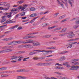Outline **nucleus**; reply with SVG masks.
<instances>
[{
    "label": "nucleus",
    "instance_id": "f257e3e1",
    "mask_svg": "<svg viewBox=\"0 0 79 79\" xmlns=\"http://www.w3.org/2000/svg\"><path fill=\"white\" fill-rule=\"evenodd\" d=\"M79 69V66L77 65H73L72 66H71L70 67V68L69 69L70 70H71V71H75L76 70H77L78 69Z\"/></svg>",
    "mask_w": 79,
    "mask_h": 79
},
{
    "label": "nucleus",
    "instance_id": "f03ea898",
    "mask_svg": "<svg viewBox=\"0 0 79 79\" xmlns=\"http://www.w3.org/2000/svg\"><path fill=\"white\" fill-rule=\"evenodd\" d=\"M74 20H76L75 21V24H79V18L77 17L75 18L71 19L70 21H74Z\"/></svg>",
    "mask_w": 79,
    "mask_h": 79
},
{
    "label": "nucleus",
    "instance_id": "7ed1b4c3",
    "mask_svg": "<svg viewBox=\"0 0 79 79\" xmlns=\"http://www.w3.org/2000/svg\"><path fill=\"white\" fill-rule=\"evenodd\" d=\"M21 9H23V6H20L18 7L16 9L11 10V11H17L18 10H21Z\"/></svg>",
    "mask_w": 79,
    "mask_h": 79
},
{
    "label": "nucleus",
    "instance_id": "20e7f679",
    "mask_svg": "<svg viewBox=\"0 0 79 79\" xmlns=\"http://www.w3.org/2000/svg\"><path fill=\"white\" fill-rule=\"evenodd\" d=\"M40 64H41L43 66H48V65H50L52 64V62L39 63L38 64V65H40Z\"/></svg>",
    "mask_w": 79,
    "mask_h": 79
},
{
    "label": "nucleus",
    "instance_id": "39448f33",
    "mask_svg": "<svg viewBox=\"0 0 79 79\" xmlns=\"http://www.w3.org/2000/svg\"><path fill=\"white\" fill-rule=\"evenodd\" d=\"M18 56L15 55L11 56L10 60H16L18 58Z\"/></svg>",
    "mask_w": 79,
    "mask_h": 79
},
{
    "label": "nucleus",
    "instance_id": "423d86ee",
    "mask_svg": "<svg viewBox=\"0 0 79 79\" xmlns=\"http://www.w3.org/2000/svg\"><path fill=\"white\" fill-rule=\"evenodd\" d=\"M69 35H68L67 36V37L69 38H71V39H72V38H73V33L70 32L69 33Z\"/></svg>",
    "mask_w": 79,
    "mask_h": 79
},
{
    "label": "nucleus",
    "instance_id": "0eeeda50",
    "mask_svg": "<svg viewBox=\"0 0 79 79\" xmlns=\"http://www.w3.org/2000/svg\"><path fill=\"white\" fill-rule=\"evenodd\" d=\"M65 60V57L64 56H62L61 58L58 59L59 61H63Z\"/></svg>",
    "mask_w": 79,
    "mask_h": 79
},
{
    "label": "nucleus",
    "instance_id": "6e6552de",
    "mask_svg": "<svg viewBox=\"0 0 79 79\" xmlns=\"http://www.w3.org/2000/svg\"><path fill=\"white\" fill-rule=\"evenodd\" d=\"M49 26V24L48 23H43L42 24V27H46V26Z\"/></svg>",
    "mask_w": 79,
    "mask_h": 79
},
{
    "label": "nucleus",
    "instance_id": "1a4fd4ad",
    "mask_svg": "<svg viewBox=\"0 0 79 79\" xmlns=\"http://www.w3.org/2000/svg\"><path fill=\"white\" fill-rule=\"evenodd\" d=\"M72 45H70L69 46H68L67 47V48H69V47H70V48H71L72 47H73V45H74V44H77V42H72Z\"/></svg>",
    "mask_w": 79,
    "mask_h": 79
},
{
    "label": "nucleus",
    "instance_id": "9d476101",
    "mask_svg": "<svg viewBox=\"0 0 79 79\" xmlns=\"http://www.w3.org/2000/svg\"><path fill=\"white\" fill-rule=\"evenodd\" d=\"M5 53H9V52H11L13 51L12 49H7L5 50Z\"/></svg>",
    "mask_w": 79,
    "mask_h": 79
},
{
    "label": "nucleus",
    "instance_id": "9b49d317",
    "mask_svg": "<svg viewBox=\"0 0 79 79\" xmlns=\"http://www.w3.org/2000/svg\"><path fill=\"white\" fill-rule=\"evenodd\" d=\"M26 70L25 69H21L17 70V72H26Z\"/></svg>",
    "mask_w": 79,
    "mask_h": 79
},
{
    "label": "nucleus",
    "instance_id": "f8f14e48",
    "mask_svg": "<svg viewBox=\"0 0 79 79\" xmlns=\"http://www.w3.org/2000/svg\"><path fill=\"white\" fill-rule=\"evenodd\" d=\"M14 23V22L13 21H10L9 20H7L6 22H5L4 23V24H10V23Z\"/></svg>",
    "mask_w": 79,
    "mask_h": 79
},
{
    "label": "nucleus",
    "instance_id": "ddd939ff",
    "mask_svg": "<svg viewBox=\"0 0 79 79\" xmlns=\"http://www.w3.org/2000/svg\"><path fill=\"white\" fill-rule=\"evenodd\" d=\"M55 69H64V68L63 67L60 66H56L55 67Z\"/></svg>",
    "mask_w": 79,
    "mask_h": 79
},
{
    "label": "nucleus",
    "instance_id": "4468645a",
    "mask_svg": "<svg viewBox=\"0 0 79 79\" xmlns=\"http://www.w3.org/2000/svg\"><path fill=\"white\" fill-rule=\"evenodd\" d=\"M27 5H24L22 6V9L21 10V11H23L24 10H25V9L26 8V7H27Z\"/></svg>",
    "mask_w": 79,
    "mask_h": 79
},
{
    "label": "nucleus",
    "instance_id": "2eb2a0df",
    "mask_svg": "<svg viewBox=\"0 0 79 79\" xmlns=\"http://www.w3.org/2000/svg\"><path fill=\"white\" fill-rule=\"evenodd\" d=\"M39 17H35V18H34L33 19L31 20V21L30 22V23H33V22H34V21H35V19H37V18H39Z\"/></svg>",
    "mask_w": 79,
    "mask_h": 79
},
{
    "label": "nucleus",
    "instance_id": "dca6fc26",
    "mask_svg": "<svg viewBox=\"0 0 79 79\" xmlns=\"http://www.w3.org/2000/svg\"><path fill=\"white\" fill-rule=\"evenodd\" d=\"M58 27L56 25H55L54 26H53L51 27H48V29H53V28H55V27Z\"/></svg>",
    "mask_w": 79,
    "mask_h": 79
},
{
    "label": "nucleus",
    "instance_id": "f3484780",
    "mask_svg": "<svg viewBox=\"0 0 79 79\" xmlns=\"http://www.w3.org/2000/svg\"><path fill=\"white\" fill-rule=\"evenodd\" d=\"M33 45L34 46H38L40 45V44L39 42H36L35 43H33Z\"/></svg>",
    "mask_w": 79,
    "mask_h": 79
},
{
    "label": "nucleus",
    "instance_id": "a211bd4d",
    "mask_svg": "<svg viewBox=\"0 0 79 79\" xmlns=\"http://www.w3.org/2000/svg\"><path fill=\"white\" fill-rule=\"evenodd\" d=\"M56 77H57V78H58V79H64V77H63L60 75L57 76Z\"/></svg>",
    "mask_w": 79,
    "mask_h": 79
},
{
    "label": "nucleus",
    "instance_id": "6ab92c4d",
    "mask_svg": "<svg viewBox=\"0 0 79 79\" xmlns=\"http://www.w3.org/2000/svg\"><path fill=\"white\" fill-rule=\"evenodd\" d=\"M18 79H26V77L22 76H18L17 77Z\"/></svg>",
    "mask_w": 79,
    "mask_h": 79
},
{
    "label": "nucleus",
    "instance_id": "aec40b11",
    "mask_svg": "<svg viewBox=\"0 0 79 79\" xmlns=\"http://www.w3.org/2000/svg\"><path fill=\"white\" fill-rule=\"evenodd\" d=\"M37 14L36 13H34V14H32L31 15H30V16L31 17H35L36 16H37Z\"/></svg>",
    "mask_w": 79,
    "mask_h": 79
},
{
    "label": "nucleus",
    "instance_id": "412c9836",
    "mask_svg": "<svg viewBox=\"0 0 79 79\" xmlns=\"http://www.w3.org/2000/svg\"><path fill=\"white\" fill-rule=\"evenodd\" d=\"M36 53H37L36 52H34V51L33 52H30L29 53V55H34L35 54H36Z\"/></svg>",
    "mask_w": 79,
    "mask_h": 79
},
{
    "label": "nucleus",
    "instance_id": "4be33fe9",
    "mask_svg": "<svg viewBox=\"0 0 79 79\" xmlns=\"http://www.w3.org/2000/svg\"><path fill=\"white\" fill-rule=\"evenodd\" d=\"M26 42H34V40H31V39H28L26 41Z\"/></svg>",
    "mask_w": 79,
    "mask_h": 79
},
{
    "label": "nucleus",
    "instance_id": "5701e85b",
    "mask_svg": "<svg viewBox=\"0 0 79 79\" xmlns=\"http://www.w3.org/2000/svg\"><path fill=\"white\" fill-rule=\"evenodd\" d=\"M7 69L6 67H2L0 68V71H3V70H6Z\"/></svg>",
    "mask_w": 79,
    "mask_h": 79
},
{
    "label": "nucleus",
    "instance_id": "b1692460",
    "mask_svg": "<svg viewBox=\"0 0 79 79\" xmlns=\"http://www.w3.org/2000/svg\"><path fill=\"white\" fill-rule=\"evenodd\" d=\"M79 61V59H73L71 60V61Z\"/></svg>",
    "mask_w": 79,
    "mask_h": 79
},
{
    "label": "nucleus",
    "instance_id": "393cba45",
    "mask_svg": "<svg viewBox=\"0 0 79 79\" xmlns=\"http://www.w3.org/2000/svg\"><path fill=\"white\" fill-rule=\"evenodd\" d=\"M34 47H33V46L31 45L30 44L28 45V48H33Z\"/></svg>",
    "mask_w": 79,
    "mask_h": 79
},
{
    "label": "nucleus",
    "instance_id": "a878e982",
    "mask_svg": "<svg viewBox=\"0 0 79 79\" xmlns=\"http://www.w3.org/2000/svg\"><path fill=\"white\" fill-rule=\"evenodd\" d=\"M42 51H43V52H43V55H46L48 53V52H48V51L42 50Z\"/></svg>",
    "mask_w": 79,
    "mask_h": 79
},
{
    "label": "nucleus",
    "instance_id": "bb28decb",
    "mask_svg": "<svg viewBox=\"0 0 79 79\" xmlns=\"http://www.w3.org/2000/svg\"><path fill=\"white\" fill-rule=\"evenodd\" d=\"M35 37V36L31 35V36H28V39L30 38V39H34Z\"/></svg>",
    "mask_w": 79,
    "mask_h": 79
},
{
    "label": "nucleus",
    "instance_id": "cd10ccee",
    "mask_svg": "<svg viewBox=\"0 0 79 79\" xmlns=\"http://www.w3.org/2000/svg\"><path fill=\"white\" fill-rule=\"evenodd\" d=\"M12 45H18V44L17 43V41H13Z\"/></svg>",
    "mask_w": 79,
    "mask_h": 79
},
{
    "label": "nucleus",
    "instance_id": "c85d7f7f",
    "mask_svg": "<svg viewBox=\"0 0 79 79\" xmlns=\"http://www.w3.org/2000/svg\"><path fill=\"white\" fill-rule=\"evenodd\" d=\"M59 15V13H57L55 14L54 15V18H56L57 17V16Z\"/></svg>",
    "mask_w": 79,
    "mask_h": 79
},
{
    "label": "nucleus",
    "instance_id": "c756f323",
    "mask_svg": "<svg viewBox=\"0 0 79 79\" xmlns=\"http://www.w3.org/2000/svg\"><path fill=\"white\" fill-rule=\"evenodd\" d=\"M6 21V19H2L1 21V23H3V22H5V21Z\"/></svg>",
    "mask_w": 79,
    "mask_h": 79
},
{
    "label": "nucleus",
    "instance_id": "7c9ffc66",
    "mask_svg": "<svg viewBox=\"0 0 79 79\" xmlns=\"http://www.w3.org/2000/svg\"><path fill=\"white\" fill-rule=\"evenodd\" d=\"M61 29V27H57L55 29V31H58V30H60V29Z\"/></svg>",
    "mask_w": 79,
    "mask_h": 79
},
{
    "label": "nucleus",
    "instance_id": "2f4dec72",
    "mask_svg": "<svg viewBox=\"0 0 79 79\" xmlns=\"http://www.w3.org/2000/svg\"><path fill=\"white\" fill-rule=\"evenodd\" d=\"M66 31V28H65L64 29H63L62 30V31H60V32H65Z\"/></svg>",
    "mask_w": 79,
    "mask_h": 79
},
{
    "label": "nucleus",
    "instance_id": "473e14b6",
    "mask_svg": "<svg viewBox=\"0 0 79 79\" xmlns=\"http://www.w3.org/2000/svg\"><path fill=\"white\" fill-rule=\"evenodd\" d=\"M30 43H31L30 42H23L22 41V44H30Z\"/></svg>",
    "mask_w": 79,
    "mask_h": 79
},
{
    "label": "nucleus",
    "instance_id": "72a5a7b5",
    "mask_svg": "<svg viewBox=\"0 0 79 79\" xmlns=\"http://www.w3.org/2000/svg\"><path fill=\"white\" fill-rule=\"evenodd\" d=\"M34 52H43V51H41L40 50H34Z\"/></svg>",
    "mask_w": 79,
    "mask_h": 79
},
{
    "label": "nucleus",
    "instance_id": "f704fd0d",
    "mask_svg": "<svg viewBox=\"0 0 79 79\" xmlns=\"http://www.w3.org/2000/svg\"><path fill=\"white\" fill-rule=\"evenodd\" d=\"M20 15H21L22 16H24V15H25V12H23L20 14Z\"/></svg>",
    "mask_w": 79,
    "mask_h": 79
},
{
    "label": "nucleus",
    "instance_id": "c9c22d12",
    "mask_svg": "<svg viewBox=\"0 0 79 79\" xmlns=\"http://www.w3.org/2000/svg\"><path fill=\"white\" fill-rule=\"evenodd\" d=\"M30 11H35V8L34 7L31 8L30 9Z\"/></svg>",
    "mask_w": 79,
    "mask_h": 79
},
{
    "label": "nucleus",
    "instance_id": "e433bc0d",
    "mask_svg": "<svg viewBox=\"0 0 79 79\" xmlns=\"http://www.w3.org/2000/svg\"><path fill=\"white\" fill-rule=\"evenodd\" d=\"M79 27V25H74L73 26V27L74 28V29H77V27Z\"/></svg>",
    "mask_w": 79,
    "mask_h": 79
},
{
    "label": "nucleus",
    "instance_id": "4c0bfd02",
    "mask_svg": "<svg viewBox=\"0 0 79 79\" xmlns=\"http://www.w3.org/2000/svg\"><path fill=\"white\" fill-rule=\"evenodd\" d=\"M66 34H67V33L61 34L59 35V36L60 37H62L63 36H64V35H66Z\"/></svg>",
    "mask_w": 79,
    "mask_h": 79
},
{
    "label": "nucleus",
    "instance_id": "58836bf2",
    "mask_svg": "<svg viewBox=\"0 0 79 79\" xmlns=\"http://www.w3.org/2000/svg\"><path fill=\"white\" fill-rule=\"evenodd\" d=\"M27 59H29V57L25 58L23 59V61H27V60H27Z\"/></svg>",
    "mask_w": 79,
    "mask_h": 79
},
{
    "label": "nucleus",
    "instance_id": "ea45409f",
    "mask_svg": "<svg viewBox=\"0 0 79 79\" xmlns=\"http://www.w3.org/2000/svg\"><path fill=\"white\" fill-rule=\"evenodd\" d=\"M55 73H56V74H59V75H61V76H62V75H63V74H62V73L59 72H55Z\"/></svg>",
    "mask_w": 79,
    "mask_h": 79
},
{
    "label": "nucleus",
    "instance_id": "a19ab883",
    "mask_svg": "<svg viewBox=\"0 0 79 79\" xmlns=\"http://www.w3.org/2000/svg\"><path fill=\"white\" fill-rule=\"evenodd\" d=\"M68 53V51H63V52H62L61 54H65V53Z\"/></svg>",
    "mask_w": 79,
    "mask_h": 79
},
{
    "label": "nucleus",
    "instance_id": "79ce46f5",
    "mask_svg": "<svg viewBox=\"0 0 79 79\" xmlns=\"http://www.w3.org/2000/svg\"><path fill=\"white\" fill-rule=\"evenodd\" d=\"M23 39H29V36H26L23 37Z\"/></svg>",
    "mask_w": 79,
    "mask_h": 79
},
{
    "label": "nucleus",
    "instance_id": "37998d69",
    "mask_svg": "<svg viewBox=\"0 0 79 79\" xmlns=\"http://www.w3.org/2000/svg\"><path fill=\"white\" fill-rule=\"evenodd\" d=\"M23 47H25V48H28V45H23Z\"/></svg>",
    "mask_w": 79,
    "mask_h": 79
},
{
    "label": "nucleus",
    "instance_id": "c03bdc74",
    "mask_svg": "<svg viewBox=\"0 0 79 79\" xmlns=\"http://www.w3.org/2000/svg\"><path fill=\"white\" fill-rule=\"evenodd\" d=\"M65 15H63L62 16H61L59 17V19H62V18H65Z\"/></svg>",
    "mask_w": 79,
    "mask_h": 79
},
{
    "label": "nucleus",
    "instance_id": "a18cd8bd",
    "mask_svg": "<svg viewBox=\"0 0 79 79\" xmlns=\"http://www.w3.org/2000/svg\"><path fill=\"white\" fill-rule=\"evenodd\" d=\"M8 46H5V47H3L2 48V49L4 50L5 49H8Z\"/></svg>",
    "mask_w": 79,
    "mask_h": 79
},
{
    "label": "nucleus",
    "instance_id": "49530a36",
    "mask_svg": "<svg viewBox=\"0 0 79 79\" xmlns=\"http://www.w3.org/2000/svg\"><path fill=\"white\" fill-rule=\"evenodd\" d=\"M5 53V50H2L0 51V53Z\"/></svg>",
    "mask_w": 79,
    "mask_h": 79
},
{
    "label": "nucleus",
    "instance_id": "de8ad7c7",
    "mask_svg": "<svg viewBox=\"0 0 79 79\" xmlns=\"http://www.w3.org/2000/svg\"><path fill=\"white\" fill-rule=\"evenodd\" d=\"M69 4H70L71 6L72 7H73V3H72L71 2V1H70V0H69Z\"/></svg>",
    "mask_w": 79,
    "mask_h": 79
},
{
    "label": "nucleus",
    "instance_id": "09e8293b",
    "mask_svg": "<svg viewBox=\"0 0 79 79\" xmlns=\"http://www.w3.org/2000/svg\"><path fill=\"white\" fill-rule=\"evenodd\" d=\"M37 32H32V33H30V35H34V34H37Z\"/></svg>",
    "mask_w": 79,
    "mask_h": 79
},
{
    "label": "nucleus",
    "instance_id": "8fccbe9b",
    "mask_svg": "<svg viewBox=\"0 0 79 79\" xmlns=\"http://www.w3.org/2000/svg\"><path fill=\"white\" fill-rule=\"evenodd\" d=\"M5 4V3L4 2H2L0 3V6H2V5H4Z\"/></svg>",
    "mask_w": 79,
    "mask_h": 79
},
{
    "label": "nucleus",
    "instance_id": "3c124183",
    "mask_svg": "<svg viewBox=\"0 0 79 79\" xmlns=\"http://www.w3.org/2000/svg\"><path fill=\"white\" fill-rule=\"evenodd\" d=\"M17 44H21L22 43V41H17Z\"/></svg>",
    "mask_w": 79,
    "mask_h": 79
},
{
    "label": "nucleus",
    "instance_id": "603ef678",
    "mask_svg": "<svg viewBox=\"0 0 79 79\" xmlns=\"http://www.w3.org/2000/svg\"><path fill=\"white\" fill-rule=\"evenodd\" d=\"M67 21V19H64V20H63L61 21V23H63V22H65V21Z\"/></svg>",
    "mask_w": 79,
    "mask_h": 79
},
{
    "label": "nucleus",
    "instance_id": "864d4df0",
    "mask_svg": "<svg viewBox=\"0 0 79 79\" xmlns=\"http://www.w3.org/2000/svg\"><path fill=\"white\" fill-rule=\"evenodd\" d=\"M22 29H23V27H19L17 28V30H20Z\"/></svg>",
    "mask_w": 79,
    "mask_h": 79
},
{
    "label": "nucleus",
    "instance_id": "5fc2aeb1",
    "mask_svg": "<svg viewBox=\"0 0 79 79\" xmlns=\"http://www.w3.org/2000/svg\"><path fill=\"white\" fill-rule=\"evenodd\" d=\"M7 44L9 45H13V42L8 43Z\"/></svg>",
    "mask_w": 79,
    "mask_h": 79
},
{
    "label": "nucleus",
    "instance_id": "6e6d98bb",
    "mask_svg": "<svg viewBox=\"0 0 79 79\" xmlns=\"http://www.w3.org/2000/svg\"><path fill=\"white\" fill-rule=\"evenodd\" d=\"M18 58H20L21 59V58H23V56L20 55L18 56Z\"/></svg>",
    "mask_w": 79,
    "mask_h": 79
},
{
    "label": "nucleus",
    "instance_id": "4d7b16f0",
    "mask_svg": "<svg viewBox=\"0 0 79 79\" xmlns=\"http://www.w3.org/2000/svg\"><path fill=\"white\" fill-rule=\"evenodd\" d=\"M24 2L23 1H20L18 2V3H19V4H21V3H23Z\"/></svg>",
    "mask_w": 79,
    "mask_h": 79
},
{
    "label": "nucleus",
    "instance_id": "13d9d810",
    "mask_svg": "<svg viewBox=\"0 0 79 79\" xmlns=\"http://www.w3.org/2000/svg\"><path fill=\"white\" fill-rule=\"evenodd\" d=\"M73 40H74L73 39H71V40H67V42H71V41H73Z\"/></svg>",
    "mask_w": 79,
    "mask_h": 79
},
{
    "label": "nucleus",
    "instance_id": "bf43d9fd",
    "mask_svg": "<svg viewBox=\"0 0 79 79\" xmlns=\"http://www.w3.org/2000/svg\"><path fill=\"white\" fill-rule=\"evenodd\" d=\"M47 52L48 53L50 52L51 53H52V52H53V51L52 50H49V51H48Z\"/></svg>",
    "mask_w": 79,
    "mask_h": 79
},
{
    "label": "nucleus",
    "instance_id": "052dcab7",
    "mask_svg": "<svg viewBox=\"0 0 79 79\" xmlns=\"http://www.w3.org/2000/svg\"><path fill=\"white\" fill-rule=\"evenodd\" d=\"M53 49H56V47H51V50H52Z\"/></svg>",
    "mask_w": 79,
    "mask_h": 79
},
{
    "label": "nucleus",
    "instance_id": "680f3d73",
    "mask_svg": "<svg viewBox=\"0 0 79 79\" xmlns=\"http://www.w3.org/2000/svg\"><path fill=\"white\" fill-rule=\"evenodd\" d=\"M74 64L75 65H79V63L77 62H75Z\"/></svg>",
    "mask_w": 79,
    "mask_h": 79
},
{
    "label": "nucleus",
    "instance_id": "e2e57ef3",
    "mask_svg": "<svg viewBox=\"0 0 79 79\" xmlns=\"http://www.w3.org/2000/svg\"><path fill=\"white\" fill-rule=\"evenodd\" d=\"M9 9V7H7L5 8H4V10H6V11L8 10Z\"/></svg>",
    "mask_w": 79,
    "mask_h": 79
},
{
    "label": "nucleus",
    "instance_id": "0e129e2a",
    "mask_svg": "<svg viewBox=\"0 0 79 79\" xmlns=\"http://www.w3.org/2000/svg\"><path fill=\"white\" fill-rule=\"evenodd\" d=\"M12 16H11V15H7V18H10V17H11Z\"/></svg>",
    "mask_w": 79,
    "mask_h": 79
},
{
    "label": "nucleus",
    "instance_id": "69168bd1",
    "mask_svg": "<svg viewBox=\"0 0 79 79\" xmlns=\"http://www.w3.org/2000/svg\"><path fill=\"white\" fill-rule=\"evenodd\" d=\"M53 59H48V61H53Z\"/></svg>",
    "mask_w": 79,
    "mask_h": 79
},
{
    "label": "nucleus",
    "instance_id": "338daca9",
    "mask_svg": "<svg viewBox=\"0 0 79 79\" xmlns=\"http://www.w3.org/2000/svg\"><path fill=\"white\" fill-rule=\"evenodd\" d=\"M15 27L13 26L12 27H11L10 28V29H15Z\"/></svg>",
    "mask_w": 79,
    "mask_h": 79
},
{
    "label": "nucleus",
    "instance_id": "774afa93",
    "mask_svg": "<svg viewBox=\"0 0 79 79\" xmlns=\"http://www.w3.org/2000/svg\"><path fill=\"white\" fill-rule=\"evenodd\" d=\"M44 13V12L42 11H40V15H43V14Z\"/></svg>",
    "mask_w": 79,
    "mask_h": 79
}]
</instances>
